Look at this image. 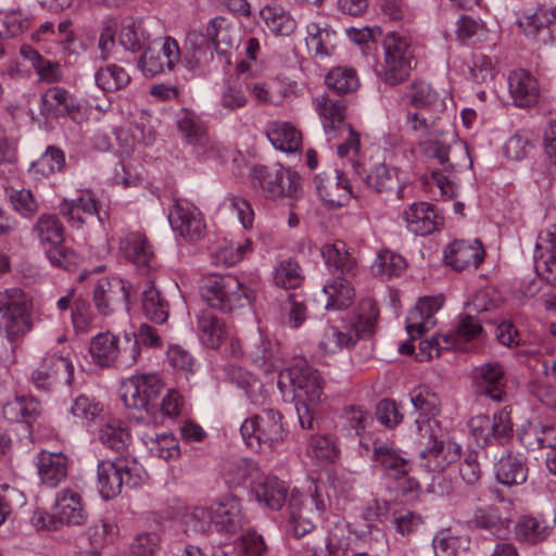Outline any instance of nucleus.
I'll use <instances>...</instances> for the list:
<instances>
[{"instance_id":"1","label":"nucleus","mask_w":556,"mask_h":556,"mask_svg":"<svg viewBox=\"0 0 556 556\" xmlns=\"http://www.w3.org/2000/svg\"><path fill=\"white\" fill-rule=\"evenodd\" d=\"M314 102L329 140L346 134L344 141L337 148L338 155L342 159L348 157L353 172L363 176L365 169L359 156L361 139L359 135L345 122V104L341 100L325 94L317 97Z\"/></svg>"},{"instance_id":"2","label":"nucleus","mask_w":556,"mask_h":556,"mask_svg":"<svg viewBox=\"0 0 556 556\" xmlns=\"http://www.w3.org/2000/svg\"><path fill=\"white\" fill-rule=\"evenodd\" d=\"M421 465L429 471H442L460 457L462 447L451 440L435 419H416Z\"/></svg>"},{"instance_id":"3","label":"nucleus","mask_w":556,"mask_h":556,"mask_svg":"<svg viewBox=\"0 0 556 556\" xmlns=\"http://www.w3.org/2000/svg\"><path fill=\"white\" fill-rule=\"evenodd\" d=\"M453 143H457L456 134L452 130H444L442 127L427 138L418 141V147L424 155L434 159L443 166L442 170H432L426 184L433 189L437 188L442 199H452L457 194V186L453 180V165L450 162V151ZM465 149L466 147L458 142Z\"/></svg>"},{"instance_id":"4","label":"nucleus","mask_w":556,"mask_h":556,"mask_svg":"<svg viewBox=\"0 0 556 556\" xmlns=\"http://www.w3.org/2000/svg\"><path fill=\"white\" fill-rule=\"evenodd\" d=\"M34 328L33 301L20 288L0 292V336L16 344Z\"/></svg>"},{"instance_id":"5","label":"nucleus","mask_w":556,"mask_h":556,"mask_svg":"<svg viewBox=\"0 0 556 556\" xmlns=\"http://www.w3.org/2000/svg\"><path fill=\"white\" fill-rule=\"evenodd\" d=\"M278 344L260 334L258 341L250 351L252 362L266 375L278 370V381L285 382H318L324 377L305 359H296L291 366L280 369V359L277 357Z\"/></svg>"},{"instance_id":"6","label":"nucleus","mask_w":556,"mask_h":556,"mask_svg":"<svg viewBox=\"0 0 556 556\" xmlns=\"http://www.w3.org/2000/svg\"><path fill=\"white\" fill-rule=\"evenodd\" d=\"M203 300L213 308L231 312L251 304L253 290L233 275L212 274L203 278Z\"/></svg>"},{"instance_id":"7","label":"nucleus","mask_w":556,"mask_h":556,"mask_svg":"<svg viewBox=\"0 0 556 556\" xmlns=\"http://www.w3.org/2000/svg\"><path fill=\"white\" fill-rule=\"evenodd\" d=\"M378 317V309L371 300L361 303L359 313L341 327L327 326L319 348L327 353H337L355 344L358 338L371 334Z\"/></svg>"},{"instance_id":"8","label":"nucleus","mask_w":556,"mask_h":556,"mask_svg":"<svg viewBox=\"0 0 556 556\" xmlns=\"http://www.w3.org/2000/svg\"><path fill=\"white\" fill-rule=\"evenodd\" d=\"M251 187L266 199L298 198L302 184L299 174L281 164L254 165L249 173Z\"/></svg>"},{"instance_id":"9","label":"nucleus","mask_w":556,"mask_h":556,"mask_svg":"<svg viewBox=\"0 0 556 556\" xmlns=\"http://www.w3.org/2000/svg\"><path fill=\"white\" fill-rule=\"evenodd\" d=\"M381 45L383 56L377 64L378 77L390 86L402 84L413 70L414 50L409 39L390 31L383 36Z\"/></svg>"},{"instance_id":"10","label":"nucleus","mask_w":556,"mask_h":556,"mask_svg":"<svg viewBox=\"0 0 556 556\" xmlns=\"http://www.w3.org/2000/svg\"><path fill=\"white\" fill-rule=\"evenodd\" d=\"M144 471L136 460L116 458L115 460H101L98 463V490L105 501L116 497L125 484L136 488L143 481Z\"/></svg>"},{"instance_id":"11","label":"nucleus","mask_w":556,"mask_h":556,"mask_svg":"<svg viewBox=\"0 0 556 556\" xmlns=\"http://www.w3.org/2000/svg\"><path fill=\"white\" fill-rule=\"evenodd\" d=\"M290 530L300 538L315 528V522L326 510V503L320 497L317 485H309L308 493L294 489L289 500Z\"/></svg>"},{"instance_id":"12","label":"nucleus","mask_w":556,"mask_h":556,"mask_svg":"<svg viewBox=\"0 0 556 556\" xmlns=\"http://www.w3.org/2000/svg\"><path fill=\"white\" fill-rule=\"evenodd\" d=\"M240 432L252 448H261L263 445L271 447L283 441L287 435L282 415L274 409H264L247 418L241 425Z\"/></svg>"},{"instance_id":"13","label":"nucleus","mask_w":556,"mask_h":556,"mask_svg":"<svg viewBox=\"0 0 556 556\" xmlns=\"http://www.w3.org/2000/svg\"><path fill=\"white\" fill-rule=\"evenodd\" d=\"M361 454L369 456L388 477L393 479L404 477L410 469L409 463L394 443L379 435L369 440L362 439Z\"/></svg>"},{"instance_id":"14","label":"nucleus","mask_w":556,"mask_h":556,"mask_svg":"<svg viewBox=\"0 0 556 556\" xmlns=\"http://www.w3.org/2000/svg\"><path fill=\"white\" fill-rule=\"evenodd\" d=\"M180 60L178 42L172 37L153 40L138 61V68L146 77H154L165 70L173 71Z\"/></svg>"},{"instance_id":"15","label":"nucleus","mask_w":556,"mask_h":556,"mask_svg":"<svg viewBox=\"0 0 556 556\" xmlns=\"http://www.w3.org/2000/svg\"><path fill=\"white\" fill-rule=\"evenodd\" d=\"M119 251L138 270L148 274L157 267L154 250L147 237L139 231H127L119 237Z\"/></svg>"},{"instance_id":"16","label":"nucleus","mask_w":556,"mask_h":556,"mask_svg":"<svg viewBox=\"0 0 556 556\" xmlns=\"http://www.w3.org/2000/svg\"><path fill=\"white\" fill-rule=\"evenodd\" d=\"M168 220L176 233L189 240L200 239L205 229L201 212L187 201H175Z\"/></svg>"},{"instance_id":"17","label":"nucleus","mask_w":556,"mask_h":556,"mask_svg":"<svg viewBox=\"0 0 556 556\" xmlns=\"http://www.w3.org/2000/svg\"><path fill=\"white\" fill-rule=\"evenodd\" d=\"M314 185L320 200L329 206H343L350 199L351 187L346 175L332 169L330 173H320L315 176Z\"/></svg>"},{"instance_id":"18","label":"nucleus","mask_w":556,"mask_h":556,"mask_svg":"<svg viewBox=\"0 0 556 556\" xmlns=\"http://www.w3.org/2000/svg\"><path fill=\"white\" fill-rule=\"evenodd\" d=\"M444 299L442 295L426 296L420 299L414 308L406 316V330L412 340L421 337L432 329L437 319L435 313L442 307Z\"/></svg>"},{"instance_id":"19","label":"nucleus","mask_w":556,"mask_h":556,"mask_svg":"<svg viewBox=\"0 0 556 556\" xmlns=\"http://www.w3.org/2000/svg\"><path fill=\"white\" fill-rule=\"evenodd\" d=\"M130 286L117 277L102 278L98 281L93 290V302L98 312L102 315H109L124 301L130 296Z\"/></svg>"},{"instance_id":"20","label":"nucleus","mask_w":556,"mask_h":556,"mask_svg":"<svg viewBox=\"0 0 556 556\" xmlns=\"http://www.w3.org/2000/svg\"><path fill=\"white\" fill-rule=\"evenodd\" d=\"M92 359L101 367H110L115 362L122 366H128L132 362L129 351L121 348L118 339L111 332L99 333L92 338L89 348Z\"/></svg>"},{"instance_id":"21","label":"nucleus","mask_w":556,"mask_h":556,"mask_svg":"<svg viewBox=\"0 0 556 556\" xmlns=\"http://www.w3.org/2000/svg\"><path fill=\"white\" fill-rule=\"evenodd\" d=\"M401 216L408 231L417 236L432 233L443 222L442 216H440L434 206L428 202L412 203L402 212Z\"/></svg>"},{"instance_id":"22","label":"nucleus","mask_w":556,"mask_h":556,"mask_svg":"<svg viewBox=\"0 0 556 556\" xmlns=\"http://www.w3.org/2000/svg\"><path fill=\"white\" fill-rule=\"evenodd\" d=\"M53 508L62 526H81L87 521V510L81 495L64 488L56 492Z\"/></svg>"},{"instance_id":"23","label":"nucleus","mask_w":556,"mask_h":556,"mask_svg":"<svg viewBox=\"0 0 556 556\" xmlns=\"http://www.w3.org/2000/svg\"><path fill=\"white\" fill-rule=\"evenodd\" d=\"M446 263L456 270L476 269L484 258V250L479 240H455L444 252Z\"/></svg>"},{"instance_id":"24","label":"nucleus","mask_w":556,"mask_h":556,"mask_svg":"<svg viewBox=\"0 0 556 556\" xmlns=\"http://www.w3.org/2000/svg\"><path fill=\"white\" fill-rule=\"evenodd\" d=\"M35 382L50 380L51 382H72L75 379L73 362L55 352L47 353L33 372Z\"/></svg>"},{"instance_id":"25","label":"nucleus","mask_w":556,"mask_h":556,"mask_svg":"<svg viewBox=\"0 0 556 556\" xmlns=\"http://www.w3.org/2000/svg\"><path fill=\"white\" fill-rule=\"evenodd\" d=\"M508 91L514 104L519 108H531L540 99L536 78L525 70H516L509 74Z\"/></svg>"},{"instance_id":"26","label":"nucleus","mask_w":556,"mask_h":556,"mask_svg":"<svg viewBox=\"0 0 556 556\" xmlns=\"http://www.w3.org/2000/svg\"><path fill=\"white\" fill-rule=\"evenodd\" d=\"M38 477L46 486L56 488L68 473V458L61 452L41 451L36 456Z\"/></svg>"},{"instance_id":"27","label":"nucleus","mask_w":556,"mask_h":556,"mask_svg":"<svg viewBox=\"0 0 556 556\" xmlns=\"http://www.w3.org/2000/svg\"><path fill=\"white\" fill-rule=\"evenodd\" d=\"M178 136L194 149L204 150L207 148L210 137L202 118L194 112L184 109L176 117Z\"/></svg>"},{"instance_id":"28","label":"nucleus","mask_w":556,"mask_h":556,"mask_svg":"<svg viewBox=\"0 0 556 556\" xmlns=\"http://www.w3.org/2000/svg\"><path fill=\"white\" fill-rule=\"evenodd\" d=\"M305 43L313 56L328 58L334 52L337 33L327 23L311 22L306 26Z\"/></svg>"},{"instance_id":"29","label":"nucleus","mask_w":556,"mask_h":556,"mask_svg":"<svg viewBox=\"0 0 556 556\" xmlns=\"http://www.w3.org/2000/svg\"><path fill=\"white\" fill-rule=\"evenodd\" d=\"M212 522L220 532L235 533L242 526V511L240 502L236 497H227L212 504Z\"/></svg>"},{"instance_id":"30","label":"nucleus","mask_w":556,"mask_h":556,"mask_svg":"<svg viewBox=\"0 0 556 556\" xmlns=\"http://www.w3.org/2000/svg\"><path fill=\"white\" fill-rule=\"evenodd\" d=\"M161 384H122L119 396L128 408L154 410Z\"/></svg>"},{"instance_id":"31","label":"nucleus","mask_w":556,"mask_h":556,"mask_svg":"<svg viewBox=\"0 0 556 556\" xmlns=\"http://www.w3.org/2000/svg\"><path fill=\"white\" fill-rule=\"evenodd\" d=\"M206 37L220 55H227L238 41L237 27L223 16L210 20L206 26Z\"/></svg>"},{"instance_id":"32","label":"nucleus","mask_w":556,"mask_h":556,"mask_svg":"<svg viewBox=\"0 0 556 556\" xmlns=\"http://www.w3.org/2000/svg\"><path fill=\"white\" fill-rule=\"evenodd\" d=\"M556 18V10L548 7H540L535 11L525 12L518 20V26L526 37L538 40L540 36H548V27Z\"/></svg>"},{"instance_id":"33","label":"nucleus","mask_w":556,"mask_h":556,"mask_svg":"<svg viewBox=\"0 0 556 556\" xmlns=\"http://www.w3.org/2000/svg\"><path fill=\"white\" fill-rule=\"evenodd\" d=\"M321 255L326 266L334 273L346 277H354L357 274L356 260L349 252L343 241L326 243L321 248Z\"/></svg>"},{"instance_id":"34","label":"nucleus","mask_w":556,"mask_h":556,"mask_svg":"<svg viewBox=\"0 0 556 556\" xmlns=\"http://www.w3.org/2000/svg\"><path fill=\"white\" fill-rule=\"evenodd\" d=\"M73 106L72 94L62 87L48 88L40 97L39 111L46 119L66 116Z\"/></svg>"},{"instance_id":"35","label":"nucleus","mask_w":556,"mask_h":556,"mask_svg":"<svg viewBox=\"0 0 556 556\" xmlns=\"http://www.w3.org/2000/svg\"><path fill=\"white\" fill-rule=\"evenodd\" d=\"M266 137L277 149L286 153H295L302 147V134L289 122H274L266 129Z\"/></svg>"},{"instance_id":"36","label":"nucleus","mask_w":556,"mask_h":556,"mask_svg":"<svg viewBox=\"0 0 556 556\" xmlns=\"http://www.w3.org/2000/svg\"><path fill=\"white\" fill-rule=\"evenodd\" d=\"M527 476L528 468L520 455L507 452L495 463V478L504 485L522 484Z\"/></svg>"},{"instance_id":"37","label":"nucleus","mask_w":556,"mask_h":556,"mask_svg":"<svg viewBox=\"0 0 556 556\" xmlns=\"http://www.w3.org/2000/svg\"><path fill=\"white\" fill-rule=\"evenodd\" d=\"M256 500L268 508L276 510L282 507L286 502L288 488L277 477L265 476L258 479L253 486Z\"/></svg>"},{"instance_id":"38","label":"nucleus","mask_w":556,"mask_h":556,"mask_svg":"<svg viewBox=\"0 0 556 556\" xmlns=\"http://www.w3.org/2000/svg\"><path fill=\"white\" fill-rule=\"evenodd\" d=\"M150 39V35L141 20L132 16H126L122 20L118 41L125 50L132 53L141 51Z\"/></svg>"},{"instance_id":"39","label":"nucleus","mask_w":556,"mask_h":556,"mask_svg":"<svg viewBox=\"0 0 556 556\" xmlns=\"http://www.w3.org/2000/svg\"><path fill=\"white\" fill-rule=\"evenodd\" d=\"M470 523L497 538H504L509 532V520L502 516L498 507L493 505L476 509Z\"/></svg>"},{"instance_id":"40","label":"nucleus","mask_w":556,"mask_h":556,"mask_svg":"<svg viewBox=\"0 0 556 556\" xmlns=\"http://www.w3.org/2000/svg\"><path fill=\"white\" fill-rule=\"evenodd\" d=\"M225 481L233 486L250 483L253 486L261 478L260 469L251 459L238 458L227 462L223 468Z\"/></svg>"},{"instance_id":"41","label":"nucleus","mask_w":556,"mask_h":556,"mask_svg":"<svg viewBox=\"0 0 556 556\" xmlns=\"http://www.w3.org/2000/svg\"><path fill=\"white\" fill-rule=\"evenodd\" d=\"M326 298V309H342L349 307L355 295V291L348 277H337L325 285L321 290Z\"/></svg>"},{"instance_id":"42","label":"nucleus","mask_w":556,"mask_h":556,"mask_svg":"<svg viewBox=\"0 0 556 556\" xmlns=\"http://www.w3.org/2000/svg\"><path fill=\"white\" fill-rule=\"evenodd\" d=\"M260 15L268 30L276 36H290L296 29L295 20L278 4L265 5Z\"/></svg>"},{"instance_id":"43","label":"nucleus","mask_w":556,"mask_h":556,"mask_svg":"<svg viewBox=\"0 0 556 556\" xmlns=\"http://www.w3.org/2000/svg\"><path fill=\"white\" fill-rule=\"evenodd\" d=\"M60 213L67 218L72 225H79L87 216L98 213V204L90 193H84L72 200H63L59 205Z\"/></svg>"},{"instance_id":"44","label":"nucleus","mask_w":556,"mask_h":556,"mask_svg":"<svg viewBox=\"0 0 556 556\" xmlns=\"http://www.w3.org/2000/svg\"><path fill=\"white\" fill-rule=\"evenodd\" d=\"M197 329L201 342L210 349H217L226 336L223 320L207 311L198 316Z\"/></svg>"},{"instance_id":"45","label":"nucleus","mask_w":556,"mask_h":556,"mask_svg":"<svg viewBox=\"0 0 556 556\" xmlns=\"http://www.w3.org/2000/svg\"><path fill=\"white\" fill-rule=\"evenodd\" d=\"M551 533V527L545 520L523 516L515 526L516 539L522 543L534 545L544 541Z\"/></svg>"},{"instance_id":"46","label":"nucleus","mask_w":556,"mask_h":556,"mask_svg":"<svg viewBox=\"0 0 556 556\" xmlns=\"http://www.w3.org/2000/svg\"><path fill=\"white\" fill-rule=\"evenodd\" d=\"M342 418L344 420L342 430L346 431L349 435L359 438V447L362 448V439L369 440L376 435L366 433L368 425L371 422L370 414L359 406H346L342 410Z\"/></svg>"},{"instance_id":"47","label":"nucleus","mask_w":556,"mask_h":556,"mask_svg":"<svg viewBox=\"0 0 556 556\" xmlns=\"http://www.w3.org/2000/svg\"><path fill=\"white\" fill-rule=\"evenodd\" d=\"M99 439L103 445L117 452H125L130 444V433L123 421L111 419L105 422L99 432Z\"/></svg>"},{"instance_id":"48","label":"nucleus","mask_w":556,"mask_h":556,"mask_svg":"<svg viewBox=\"0 0 556 556\" xmlns=\"http://www.w3.org/2000/svg\"><path fill=\"white\" fill-rule=\"evenodd\" d=\"M33 233L41 244H59L64 239V227L60 219L52 214H42L33 226Z\"/></svg>"},{"instance_id":"49","label":"nucleus","mask_w":556,"mask_h":556,"mask_svg":"<svg viewBox=\"0 0 556 556\" xmlns=\"http://www.w3.org/2000/svg\"><path fill=\"white\" fill-rule=\"evenodd\" d=\"M94 81L101 90L115 92L128 86L130 76L122 66L108 64L96 72Z\"/></svg>"},{"instance_id":"50","label":"nucleus","mask_w":556,"mask_h":556,"mask_svg":"<svg viewBox=\"0 0 556 556\" xmlns=\"http://www.w3.org/2000/svg\"><path fill=\"white\" fill-rule=\"evenodd\" d=\"M364 181L375 192H387L397 187V170L384 163H378L370 168L369 173L364 175Z\"/></svg>"},{"instance_id":"51","label":"nucleus","mask_w":556,"mask_h":556,"mask_svg":"<svg viewBox=\"0 0 556 556\" xmlns=\"http://www.w3.org/2000/svg\"><path fill=\"white\" fill-rule=\"evenodd\" d=\"M405 268V260L400 254L389 250L381 251L371 265L372 274L382 280L400 276Z\"/></svg>"},{"instance_id":"52","label":"nucleus","mask_w":556,"mask_h":556,"mask_svg":"<svg viewBox=\"0 0 556 556\" xmlns=\"http://www.w3.org/2000/svg\"><path fill=\"white\" fill-rule=\"evenodd\" d=\"M141 306L144 316L156 324L164 323L168 317V303L153 286L142 292Z\"/></svg>"},{"instance_id":"53","label":"nucleus","mask_w":556,"mask_h":556,"mask_svg":"<svg viewBox=\"0 0 556 556\" xmlns=\"http://www.w3.org/2000/svg\"><path fill=\"white\" fill-rule=\"evenodd\" d=\"M65 167V154L58 147L49 146L38 160L29 166V172L35 175L48 177L61 172Z\"/></svg>"},{"instance_id":"54","label":"nucleus","mask_w":556,"mask_h":556,"mask_svg":"<svg viewBox=\"0 0 556 556\" xmlns=\"http://www.w3.org/2000/svg\"><path fill=\"white\" fill-rule=\"evenodd\" d=\"M5 198L12 210L24 218H31L39 211V203L29 189L7 188Z\"/></svg>"},{"instance_id":"55","label":"nucleus","mask_w":556,"mask_h":556,"mask_svg":"<svg viewBox=\"0 0 556 556\" xmlns=\"http://www.w3.org/2000/svg\"><path fill=\"white\" fill-rule=\"evenodd\" d=\"M250 85L239 79L225 84L219 96V106L227 113L242 109L248 103L245 91Z\"/></svg>"},{"instance_id":"56","label":"nucleus","mask_w":556,"mask_h":556,"mask_svg":"<svg viewBox=\"0 0 556 556\" xmlns=\"http://www.w3.org/2000/svg\"><path fill=\"white\" fill-rule=\"evenodd\" d=\"M261 103L280 105L288 93V88L277 80L257 81L248 89Z\"/></svg>"},{"instance_id":"57","label":"nucleus","mask_w":556,"mask_h":556,"mask_svg":"<svg viewBox=\"0 0 556 556\" xmlns=\"http://www.w3.org/2000/svg\"><path fill=\"white\" fill-rule=\"evenodd\" d=\"M327 87L337 93L345 94L355 91L359 80L355 70L349 67H334L326 76Z\"/></svg>"},{"instance_id":"58","label":"nucleus","mask_w":556,"mask_h":556,"mask_svg":"<svg viewBox=\"0 0 556 556\" xmlns=\"http://www.w3.org/2000/svg\"><path fill=\"white\" fill-rule=\"evenodd\" d=\"M143 442L153 456L165 460L178 458L180 450L178 441L170 433H163L155 438L146 437Z\"/></svg>"},{"instance_id":"59","label":"nucleus","mask_w":556,"mask_h":556,"mask_svg":"<svg viewBox=\"0 0 556 556\" xmlns=\"http://www.w3.org/2000/svg\"><path fill=\"white\" fill-rule=\"evenodd\" d=\"M281 392L286 387L291 388L295 407L304 406L316 409L324 394L320 384H278Z\"/></svg>"},{"instance_id":"60","label":"nucleus","mask_w":556,"mask_h":556,"mask_svg":"<svg viewBox=\"0 0 556 556\" xmlns=\"http://www.w3.org/2000/svg\"><path fill=\"white\" fill-rule=\"evenodd\" d=\"M303 278L300 265L291 258L281 261L274 269V281L283 289L298 288Z\"/></svg>"},{"instance_id":"61","label":"nucleus","mask_w":556,"mask_h":556,"mask_svg":"<svg viewBox=\"0 0 556 556\" xmlns=\"http://www.w3.org/2000/svg\"><path fill=\"white\" fill-rule=\"evenodd\" d=\"M30 18L21 10L0 11V37L11 38L23 34Z\"/></svg>"},{"instance_id":"62","label":"nucleus","mask_w":556,"mask_h":556,"mask_svg":"<svg viewBox=\"0 0 556 556\" xmlns=\"http://www.w3.org/2000/svg\"><path fill=\"white\" fill-rule=\"evenodd\" d=\"M513 435L514 429L510 413L505 407L495 413L491 419L490 444L493 442L500 445L507 444L513 439Z\"/></svg>"},{"instance_id":"63","label":"nucleus","mask_w":556,"mask_h":556,"mask_svg":"<svg viewBox=\"0 0 556 556\" xmlns=\"http://www.w3.org/2000/svg\"><path fill=\"white\" fill-rule=\"evenodd\" d=\"M250 240L244 242H231L218 248L213 254L212 260L216 265L232 266L239 263L248 251H251Z\"/></svg>"},{"instance_id":"64","label":"nucleus","mask_w":556,"mask_h":556,"mask_svg":"<svg viewBox=\"0 0 556 556\" xmlns=\"http://www.w3.org/2000/svg\"><path fill=\"white\" fill-rule=\"evenodd\" d=\"M405 126L414 137L422 140L439 128V118H428L422 113L408 111L405 116Z\"/></svg>"}]
</instances>
